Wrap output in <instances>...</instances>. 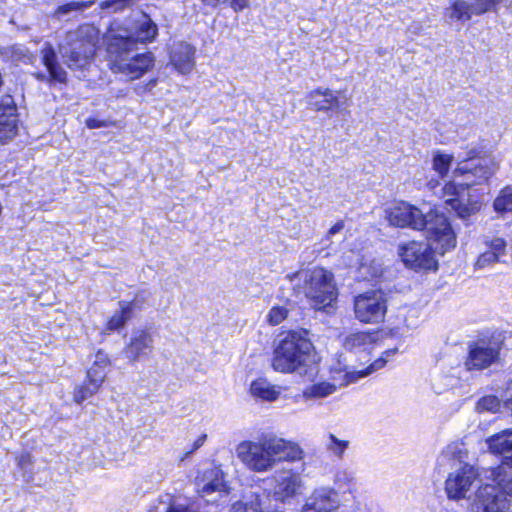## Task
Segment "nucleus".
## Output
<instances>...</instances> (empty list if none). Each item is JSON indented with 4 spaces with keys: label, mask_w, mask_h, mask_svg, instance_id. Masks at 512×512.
<instances>
[{
    "label": "nucleus",
    "mask_w": 512,
    "mask_h": 512,
    "mask_svg": "<svg viewBox=\"0 0 512 512\" xmlns=\"http://www.w3.org/2000/svg\"><path fill=\"white\" fill-rule=\"evenodd\" d=\"M479 154L477 148L468 150L453 172L455 177L463 178V182H448L441 188L440 197L461 219L475 215L482 206L479 198L473 195L469 188L487 183L499 167L493 157Z\"/></svg>",
    "instance_id": "obj_1"
},
{
    "label": "nucleus",
    "mask_w": 512,
    "mask_h": 512,
    "mask_svg": "<svg viewBox=\"0 0 512 512\" xmlns=\"http://www.w3.org/2000/svg\"><path fill=\"white\" fill-rule=\"evenodd\" d=\"M386 219L396 227L424 230L427 240L436 241L440 251H448L456 245L455 233L448 218L426 204L417 207L406 201L397 202L386 210Z\"/></svg>",
    "instance_id": "obj_2"
},
{
    "label": "nucleus",
    "mask_w": 512,
    "mask_h": 512,
    "mask_svg": "<svg viewBox=\"0 0 512 512\" xmlns=\"http://www.w3.org/2000/svg\"><path fill=\"white\" fill-rule=\"evenodd\" d=\"M236 455L250 471L265 473L279 462H296L303 458L302 448L274 434H264L257 440H245L236 447Z\"/></svg>",
    "instance_id": "obj_3"
},
{
    "label": "nucleus",
    "mask_w": 512,
    "mask_h": 512,
    "mask_svg": "<svg viewBox=\"0 0 512 512\" xmlns=\"http://www.w3.org/2000/svg\"><path fill=\"white\" fill-rule=\"evenodd\" d=\"M271 366L279 373L312 375L316 366L313 344L298 332H288L275 345Z\"/></svg>",
    "instance_id": "obj_4"
},
{
    "label": "nucleus",
    "mask_w": 512,
    "mask_h": 512,
    "mask_svg": "<svg viewBox=\"0 0 512 512\" xmlns=\"http://www.w3.org/2000/svg\"><path fill=\"white\" fill-rule=\"evenodd\" d=\"M158 27L145 13L133 16L125 26L114 24L107 33L108 52H119L124 48H136L138 43L155 39Z\"/></svg>",
    "instance_id": "obj_5"
},
{
    "label": "nucleus",
    "mask_w": 512,
    "mask_h": 512,
    "mask_svg": "<svg viewBox=\"0 0 512 512\" xmlns=\"http://www.w3.org/2000/svg\"><path fill=\"white\" fill-rule=\"evenodd\" d=\"M298 277L303 281V292L311 305L315 309L329 312L338 297L332 272L321 267H314L299 272Z\"/></svg>",
    "instance_id": "obj_6"
},
{
    "label": "nucleus",
    "mask_w": 512,
    "mask_h": 512,
    "mask_svg": "<svg viewBox=\"0 0 512 512\" xmlns=\"http://www.w3.org/2000/svg\"><path fill=\"white\" fill-rule=\"evenodd\" d=\"M94 28L80 27L66 35V43L60 52L70 69H83L93 59L95 53Z\"/></svg>",
    "instance_id": "obj_7"
},
{
    "label": "nucleus",
    "mask_w": 512,
    "mask_h": 512,
    "mask_svg": "<svg viewBox=\"0 0 512 512\" xmlns=\"http://www.w3.org/2000/svg\"><path fill=\"white\" fill-rule=\"evenodd\" d=\"M436 241H410L399 247V255L406 266L413 269L431 270L437 268L435 254L443 255L446 251L437 248Z\"/></svg>",
    "instance_id": "obj_8"
},
{
    "label": "nucleus",
    "mask_w": 512,
    "mask_h": 512,
    "mask_svg": "<svg viewBox=\"0 0 512 512\" xmlns=\"http://www.w3.org/2000/svg\"><path fill=\"white\" fill-rule=\"evenodd\" d=\"M135 49L127 47L119 52L109 53L114 56V70L130 80L140 78L154 65V56L151 52L133 55Z\"/></svg>",
    "instance_id": "obj_9"
},
{
    "label": "nucleus",
    "mask_w": 512,
    "mask_h": 512,
    "mask_svg": "<svg viewBox=\"0 0 512 512\" xmlns=\"http://www.w3.org/2000/svg\"><path fill=\"white\" fill-rule=\"evenodd\" d=\"M386 312L387 297L381 290L367 291L354 298L355 317L362 323H379Z\"/></svg>",
    "instance_id": "obj_10"
},
{
    "label": "nucleus",
    "mask_w": 512,
    "mask_h": 512,
    "mask_svg": "<svg viewBox=\"0 0 512 512\" xmlns=\"http://www.w3.org/2000/svg\"><path fill=\"white\" fill-rule=\"evenodd\" d=\"M479 473L477 468L468 463L454 461L452 471L445 480V492L448 499L461 500L467 498Z\"/></svg>",
    "instance_id": "obj_11"
},
{
    "label": "nucleus",
    "mask_w": 512,
    "mask_h": 512,
    "mask_svg": "<svg viewBox=\"0 0 512 512\" xmlns=\"http://www.w3.org/2000/svg\"><path fill=\"white\" fill-rule=\"evenodd\" d=\"M271 494L275 501L291 503L302 494L304 480L300 472L294 469L282 468L271 477Z\"/></svg>",
    "instance_id": "obj_12"
},
{
    "label": "nucleus",
    "mask_w": 512,
    "mask_h": 512,
    "mask_svg": "<svg viewBox=\"0 0 512 512\" xmlns=\"http://www.w3.org/2000/svg\"><path fill=\"white\" fill-rule=\"evenodd\" d=\"M469 507L471 512H512L511 501L496 483L480 485Z\"/></svg>",
    "instance_id": "obj_13"
},
{
    "label": "nucleus",
    "mask_w": 512,
    "mask_h": 512,
    "mask_svg": "<svg viewBox=\"0 0 512 512\" xmlns=\"http://www.w3.org/2000/svg\"><path fill=\"white\" fill-rule=\"evenodd\" d=\"M502 341L496 338L481 339L469 347L468 356L464 362L468 371L483 370L490 367L499 359Z\"/></svg>",
    "instance_id": "obj_14"
},
{
    "label": "nucleus",
    "mask_w": 512,
    "mask_h": 512,
    "mask_svg": "<svg viewBox=\"0 0 512 512\" xmlns=\"http://www.w3.org/2000/svg\"><path fill=\"white\" fill-rule=\"evenodd\" d=\"M339 507V493L334 488L321 486L305 499L301 512H338Z\"/></svg>",
    "instance_id": "obj_15"
},
{
    "label": "nucleus",
    "mask_w": 512,
    "mask_h": 512,
    "mask_svg": "<svg viewBox=\"0 0 512 512\" xmlns=\"http://www.w3.org/2000/svg\"><path fill=\"white\" fill-rule=\"evenodd\" d=\"M153 336L147 329L133 330L123 353L130 362L147 358L153 351Z\"/></svg>",
    "instance_id": "obj_16"
},
{
    "label": "nucleus",
    "mask_w": 512,
    "mask_h": 512,
    "mask_svg": "<svg viewBox=\"0 0 512 512\" xmlns=\"http://www.w3.org/2000/svg\"><path fill=\"white\" fill-rule=\"evenodd\" d=\"M17 108L10 95L0 97V142L13 139L18 131Z\"/></svg>",
    "instance_id": "obj_17"
},
{
    "label": "nucleus",
    "mask_w": 512,
    "mask_h": 512,
    "mask_svg": "<svg viewBox=\"0 0 512 512\" xmlns=\"http://www.w3.org/2000/svg\"><path fill=\"white\" fill-rule=\"evenodd\" d=\"M197 491L199 496L205 498L207 502L216 501L215 498H209L213 493L219 495L227 493L223 472L218 468L205 471L197 482Z\"/></svg>",
    "instance_id": "obj_18"
},
{
    "label": "nucleus",
    "mask_w": 512,
    "mask_h": 512,
    "mask_svg": "<svg viewBox=\"0 0 512 512\" xmlns=\"http://www.w3.org/2000/svg\"><path fill=\"white\" fill-rule=\"evenodd\" d=\"M41 59L43 65L47 69L48 75L41 72L36 73L35 77L37 79L49 82L66 83L67 73L58 63L56 53L51 44L45 43L44 47L41 49Z\"/></svg>",
    "instance_id": "obj_19"
},
{
    "label": "nucleus",
    "mask_w": 512,
    "mask_h": 512,
    "mask_svg": "<svg viewBox=\"0 0 512 512\" xmlns=\"http://www.w3.org/2000/svg\"><path fill=\"white\" fill-rule=\"evenodd\" d=\"M195 50L187 43L176 44L170 55L171 64L181 74L190 73L195 66Z\"/></svg>",
    "instance_id": "obj_20"
},
{
    "label": "nucleus",
    "mask_w": 512,
    "mask_h": 512,
    "mask_svg": "<svg viewBox=\"0 0 512 512\" xmlns=\"http://www.w3.org/2000/svg\"><path fill=\"white\" fill-rule=\"evenodd\" d=\"M308 108L314 111H328L338 109L340 102L335 93L330 89L318 88L306 95Z\"/></svg>",
    "instance_id": "obj_21"
},
{
    "label": "nucleus",
    "mask_w": 512,
    "mask_h": 512,
    "mask_svg": "<svg viewBox=\"0 0 512 512\" xmlns=\"http://www.w3.org/2000/svg\"><path fill=\"white\" fill-rule=\"evenodd\" d=\"M104 381L103 371L88 369L87 381L83 385L78 386L74 391V401L78 404L93 396L98 392Z\"/></svg>",
    "instance_id": "obj_22"
},
{
    "label": "nucleus",
    "mask_w": 512,
    "mask_h": 512,
    "mask_svg": "<svg viewBox=\"0 0 512 512\" xmlns=\"http://www.w3.org/2000/svg\"><path fill=\"white\" fill-rule=\"evenodd\" d=\"M475 1L467 2L465 0H451L450 6L445 9L444 16L450 23L469 21L472 15H476Z\"/></svg>",
    "instance_id": "obj_23"
},
{
    "label": "nucleus",
    "mask_w": 512,
    "mask_h": 512,
    "mask_svg": "<svg viewBox=\"0 0 512 512\" xmlns=\"http://www.w3.org/2000/svg\"><path fill=\"white\" fill-rule=\"evenodd\" d=\"M250 393L260 400L273 402L279 398L281 387L270 383L266 378H258L251 383Z\"/></svg>",
    "instance_id": "obj_24"
},
{
    "label": "nucleus",
    "mask_w": 512,
    "mask_h": 512,
    "mask_svg": "<svg viewBox=\"0 0 512 512\" xmlns=\"http://www.w3.org/2000/svg\"><path fill=\"white\" fill-rule=\"evenodd\" d=\"M398 349L397 348H393V349H388L386 350L382 357L375 360L366 370L364 371H357V372H347L345 377H346V382L345 384H349V383H352V382H355L357 381L358 379L362 378V377H365V376H368L369 374L373 373L374 371H377L381 368H383L385 366V364L387 363L388 361V358L394 356L396 353H397Z\"/></svg>",
    "instance_id": "obj_25"
},
{
    "label": "nucleus",
    "mask_w": 512,
    "mask_h": 512,
    "mask_svg": "<svg viewBox=\"0 0 512 512\" xmlns=\"http://www.w3.org/2000/svg\"><path fill=\"white\" fill-rule=\"evenodd\" d=\"M359 277L362 280H373L383 273V265L380 259L364 256L358 267Z\"/></svg>",
    "instance_id": "obj_26"
},
{
    "label": "nucleus",
    "mask_w": 512,
    "mask_h": 512,
    "mask_svg": "<svg viewBox=\"0 0 512 512\" xmlns=\"http://www.w3.org/2000/svg\"><path fill=\"white\" fill-rule=\"evenodd\" d=\"M337 391L334 383L323 381L314 383L303 390V398L305 400L326 398Z\"/></svg>",
    "instance_id": "obj_27"
},
{
    "label": "nucleus",
    "mask_w": 512,
    "mask_h": 512,
    "mask_svg": "<svg viewBox=\"0 0 512 512\" xmlns=\"http://www.w3.org/2000/svg\"><path fill=\"white\" fill-rule=\"evenodd\" d=\"M494 482L506 496H512V466L503 465L497 468Z\"/></svg>",
    "instance_id": "obj_28"
},
{
    "label": "nucleus",
    "mask_w": 512,
    "mask_h": 512,
    "mask_svg": "<svg viewBox=\"0 0 512 512\" xmlns=\"http://www.w3.org/2000/svg\"><path fill=\"white\" fill-rule=\"evenodd\" d=\"M494 210L499 214L512 212V186L502 188L493 202Z\"/></svg>",
    "instance_id": "obj_29"
},
{
    "label": "nucleus",
    "mask_w": 512,
    "mask_h": 512,
    "mask_svg": "<svg viewBox=\"0 0 512 512\" xmlns=\"http://www.w3.org/2000/svg\"><path fill=\"white\" fill-rule=\"evenodd\" d=\"M132 303H126L121 305V309L110 318L107 323V329L109 331H116L123 327L126 322L131 318Z\"/></svg>",
    "instance_id": "obj_30"
},
{
    "label": "nucleus",
    "mask_w": 512,
    "mask_h": 512,
    "mask_svg": "<svg viewBox=\"0 0 512 512\" xmlns=\"http://www.w3.org/2000/svg\"><path fill=\"white\" fill-rule=\"evenodd\" d=\"M349 444L350 443L348 440H341L332 433L328 434L325 441L326 450L338 459L343 458L346 450L349 447Z\"/></svg>",
    "instance_id": "obj_31"
},
{
    "label": "nucleus",
    "mask_w": 512,
    "mask_h": 512,
    "mask_svg": "<svg viewBox=\"0 0 512 512\" xmlns=\"http://www.w3.org/2000/svg\"><path fill=\"white\" fill-rule=\"evenodd\" d=\"M371 344V337L363 332H356L348 335L343 342V345L348 350H359Z\"/></svg>",
    "instance_id": "obj_32"
},
{
    "label": "nucleus",
    "mask_w": 512,
    "mask_h": 512,
    "mask_svg": "<svg viewBox=\"0 0 512 512\" xmlns=\"http://www.w3.org/2000/svg\"><path fill=\"white\" fill-rule=\"evenodd\" d=\"M230 512H261L259 497L251 495L245 500L236 501L232 504Z\"/></svg>",
    "instance_id": "obj_33"
},
{
    "label": "nucleus",
    "mask_w": 512,
    "mask_h": 512,
    "mask_svg": "<svg viewBox=\"0 0 512 512\" xmlns=\"http://www.w3.org/2000/svg\"><path fill=\"white\" fill-rule=\"evenodd\" d=\"M452 161V155L437 152L433 156V169L439 174V176L444 177L449 172Z\"/></svg>",
    "instance_id": "obj_34"
},
{
    "label": "nucleus",
    "mask_w": 512,
    "mask_h": 512,
    "mask_svg": "<svg viewBox=\"0 0 512 512\" xmlns=\"http://www.w3.org/2000/svg\"><path fill=\"white\" fill-rule=\"evenodd\" d=\"M94 4L93 1H70L59 5L55 11L57 16L69 14L74 11H83Z\"/></svg>",
    "instance_id": "obj_35"
},
{
    "label": "nucleus",
    "mask_w": 512,
    "mask_h": 512,
    "mask_svg": "<svg viewBox=\"0 0 512 512\" xmlns=\"http://www.w3.org/2000/svg\"><path fill=\"white\" fill-rule=\"evenodd\" d=\"M165 512H198V510L187 499L176 497L170 500Z\"/></svg>",
    "instance_id": "obj_36"
},
{
    "label": "nucleus",
    "mask_w": 512,
    "mask_h": 512,
    "mask_svg": "<svg viewBox=\"0 0 512 512\" xmlns=\"http://www.w3.org/2000/svg\"><path fill=\"white\" fill-rule=\"evenodd\" d=\"M138 0H103L100 3V8L109 12H119L132 5Z\"/></svg>",
    "instance_id": "obj_37"
},
{
    "label": "nucleus",
    "mask_w": 512,
    "mask_h": 512,
    "mask_svg": "<svg viewBox=\"0 0 512 512\" xmlns=\"http://www.w3.org/2000/svg\"><path fill=\"white\" fill-rule=\"evenodd\" d=\"M17 464L22 470V476L25 482H30L33 477V471L31 469L32 458L29 453H22L17 458Z\"/></svg>",
    "instance_id": "obj_38"
},
{
    "label": "nucleus",
    "mask_w": 512,
    "mask_h": 512,
    "mask_svg": "<svg viewBox=\"0 0 512 512\" xmlns=\"http://www.w3.org/2000/svg\"><path fill=\"white\" fill-rule=\"evenodd\" d=\"M500 400L494 395L484 396L477 402L479 411L497 412L500 408Z\"/></svg>",
    "instance_id": "obj_39"
},
{
    "label": "nucleus",
    "mask_w": 512,
    "mask_h": 512,
    "mask_svg": "<svg viewBox=\"0 0 512 512\" xmlns=\"http://www.w3.org/2000/svg\"><path fill=\"white\" fill-rule=\"evenodd\" d=\"M334 482L340 488L350 487L355 482V474L347 468L339 469L335 473Z\"/></svg>",
    "instance_id": "obj_40"
},
{
    "label": "nucleus",
    "mask_w": 512,
    "mask_h": 512,
    "mask_svg": "<svg viewBox=\"0 0 512 512\" xmlns=\"http://www.w3.org/2000/svg\"><path fill=\"white\" fill-rule=\"evenodd\" d=\"M288 315V311L284 307L276 306L271 308L267 315V320L271 325L280 324Z\"/></svg>",
    "instance_id": "obj_41"
},
{
    "label": "nucleus",
    "mask_w": 512,
    "mask_h": 512,
    "mask_svg": "<svg viewBox=\"0 0 512 512\" xmlns=\"http://www.w3.org/2000/svg\"><path fill=\"white\" fill-rule=\"evenodd\" d=\"M503 0H475L476 15H482L495 9Z\"/></svg>",
    "instance_id": "obj_42"
},
{
    "label": "nucleus",
    "mask_w": 512,
    "mask_h": 512,
    "mask_svg": "<svg viewBox=\"0 0 512 512\" xmlns=\"http://www.w3.org/2000/svg\"><path fill=\"white\" fill-rule=\"evenodd\" d=\"M109 365V358L106 353L98 351L95 355L93 365L89 369H95L96 371H103L104 378L106 377V368Z\"/></svg>",
    "instance_id": "obj_43"
},
{
    "label": "nucleus",
    "mask_w": 512,
    "mask_h": 512,
    "mask_svg": "<svg viewBox=\"0 0 512 512\" xmlns=\"http://www.w3.org/2000/svg\"><path fill=\"white\" fill-rule=\"evenodd\" d=\"M499 261L498 258H496L495 252H490L489 250L479 255L475 265L478 268H485L486 266L490 265L491 263Z\"/></svg>",
    "instance_id": "obj_44"
},
{
    "label": "nucleus",
    "mask_w": 512,
    "mask_h": 512,
    "mask_svg": "<svg viewBox=\"0 0 512 512\" xmlns=\"http://www.w3.org/2000/svg\"><path fill=\"white\" fill-rule=\"evenodd\" d=\"M490 252L496 253V258H500L504 254L506 242L502 238H495L490 243Z\"/></svg>",
    "instance_id": "obj_45"
},
{
    "label": "nucleus",
    "mask_w": 512,
    "mask_h": 512,
    "mask_svg": "<svg viewBox=\"0 0 512 512\" xmlns=\"http://www.w3.org/2000/svg\"><path fill=\"white\" fill-rule=\"evenodd\" d=\"M86 125L90 129H96V128H101V127H106L107 122L104 120L97 119V118H88V119H86Z\"/></svg>",
    "instance_id": "obj_46"
},
{
    "label": "nucleus",
    "mask_w": 512,
    "mask_h": 512,
    "mask_svg": "<svg viewBox=\"0 0 512 512\" xmlns=\"http://www.w3.org/2000/svg\"><path fill=\"white\" fill-rule=\"evenodd\" d=\"M249 0H232L231 5L235 11L243 10L247 7Z\"/></svg>",
    "instance_id": "obj_47"
},
{
    "label": "nucleus",
    "mask_w": 512,
    "mask_h": 512,
    "mask_svg": "<svg viewBox=\"0 0 512 512\" xmlns=\"http://www.w3.org/2000/svg\"><path fill=\"white\" fill-rule=\"evenodd\" d=\"M344 228V222L338 221L336 222L328 231V236L331 237L337 233H339Z\"/></svg>",
    "instance_id": "obj_48"
},
{
    "label": "nucleus",
    "mask_w": 512,
    "mask_h": 512,
    "mask_svg": "<svg viewBox=\"0 0 512 512\" xmlns=\"http://www.w3.org/2000/svg\"><path fill=\"white\" fill-rule=\"evenodd\" d=\"M409 330L410 329L407 328L406 330L400 332V328L399 327H395V328L391 329L390 333H391L392 336L406 337L408 332H409Z\"/></svg>",
    "instance_id": "obj_49"
},
{
    "label": "nucleus",
    "mask_w": 512,
    "mask_h": 512,
    "mask_svg": "<svg viewBox=\"0 0 512 512\" xmlns=\"http://www.w3.org/2000/svg\"><path fill=\"white\" fill-rule=\"evenodd\" d=\"M205 438L206 436L203 435L201 437H199L193 444V449L190 453H192L193 451L197 450L198 448H200L203 444H204V441H205Z\"/></svg>",
    "instance_id": "obj_50"
},
{
    "label": "nucleus",
    "mask_w": 512,
    "mask_h": 512,
    "mask_svg": "<svg viewBox=\"0 0 512 512\" xmlns=\"http://www.w3.org/2000/svg\"><path fill=\"white\" fill-rule=\"evenodd\" d=\"M206 5H209V6H216L218 5L219 3H221V0H202Z\"/></svg>",
    "instance_id": "obj_51"
},
{
    "label": "nucleus",
    "mask_w": 512,
    "mask_h": 512,
    "mask_svg": "<svg viewBox=\"0 0 512 512\" xmlns=\"http://www.w3.org/2000/svg\"><path fill=\"white\" fill-rule=\"evenodd\" d=\"M226 0H221V2H225Z\"/></svg>",
    "instance_id": "obj_52"
}]
</instances>
